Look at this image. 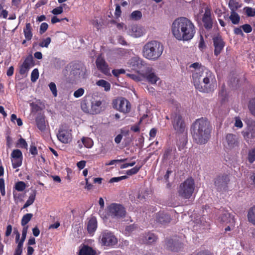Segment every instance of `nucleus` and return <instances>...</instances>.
Listing matches in <instances>:
<instances>
[{
    "instance_id": "nucleus-55",
    "label": "nucleus",
    "mask_w": 255,
    "mask_h": 255,
    "mask_svg": "<svg viewBox=\"0 0 255 255\" xmlns=\"http://www.w3.org/2000/svg\"><path fill=\"white\" fill-rule=\"evenodd\" d=\"M230 214L227 212H226L223 214L220 217L221 221L223 223H228L230 220Z\"/></svg>"
},
{
    "instance_id": "nucleus-59",
    "label": "nucleus",
    "mask_w": 255,
    "mask_h": 255,
    "mask_svg": "<svg viewBox=\"0 0 255 255\" xmlns=\"http://www.w3.org/2000/svg\"><path fill=\"white\" fill-rule=\"evenodd\" d=\"M195 255H214V254L208 250H203L198 252Z\"/></svg>"
},
{
    "instance_id": "nucleus-62",
    "label": "nucleus",
    "mask_w": 255,
    "mask_h": 255,
    "mask_svg": "<svg viewBox=\"0 0 255 255\" xmlns=\"http://www.w3.org/2000/svg\"><path fill=\"white\" fill-rule=\"evenodd\" d=\"M29 151L31 154H32L33 155H36V154H37V148L34 145L32 144L30 145Z\"/></svg>"
},
{
    "instance_id": "nucleus-5",
    "label": "nucleus",
    "mask_w": 255,
    "mask_h": 255,
    "mask_svg": "<svg viewBox=\"0 0 255 255\" xmlns=\"http://www.w3.org/2000/svg\"><path fill=\"white\" fill-rule=\"evenodd\" d=\"M195 189L194 180L192 178L186 179L182 183L178 190L179 196L185 199H189Z\"/></svg>"
},
{
    "instance_id": "nucleus-2",
    "label": "nucleus",
    "mask_w": 255,
    "mask_h": 255,
    "mask_svg": "<svg viewBox=\"0 0 255 255\" xmlns=\"http://www.w3.org/2000/svg\"><path fill=\"white\" fill-rule=\"evenodd\" d=\"M171 31L175 38L179 41L190 40L196 33L194 23L186 17L175 19L172 24Z\"/></svg>"
},
{
    "instance_id": "nucleus-38",
    "label": "nucleus",
    "mask_w": 255,
    "mask_h": 255,
    "mask_svg": "<svg viewBox=\"0 0 255 255\" xmlns=\"http://www.w3.org/2000/svg\"><path fill=\"white\" fill-rule=\"evenodd\" d=\"M229 6L231 9V11H236L239 7V3L235 0H230L229 2Z\"/></svg>"
},
{
    "instance_id": "nucleus-46",
    "label": "nucleus",
    "mask_w": 255,
    "mask_h": 255,
    "mask_svg": "<svg viewBox=\"0 0 255 255\" xmlns=\"http://www.w3.org/2000/svg\"><path fill=\"white\" fill-rule=\"evenodd\" d=\"M244 10L246 14L249 17H253L255 15V9L251 7L246 6L244 7Z\"/></svg>"
},
{
    "instance_id": "nucleus-42",
    "label": "nucleus",
    "mask_w": 255,
    "mask_h": 255,
    "mask_svg": "<svg viewBox=\"0 0 255 255\" xmlns=\"http://www.w3.org/2000/svg\"><path fill=\"white\" fill-rule=\"evenodd\" d=\"M11 158H23L22 152L18 149H14L11 153Z\"/></svg>"
},
{
    "instance_id": "nucleus-43",
    "label": "nucleus",
    "mask_w": 255,
    "mask_h": 255,
    "mask_svg": "<svg viewBox=\"0 0 255 255\" xmlns=\"http://www.w3.org/2000/svg\"><path fill=\"white\" fill-rule=\"evenodd\" d=\"M248 159L250 163L255 161V147L249 151Z\"/></svg>"
},
{
    "instance_id": "nucleus-10",
    "label": "nucleus",
    "mask_w": 255,
    "mask_h": 255,
    "mask_svg": "<svg viewBox=\"0 0 255 255\" xmlns=\"http://www.w3.org/2000/svg\"><path fill=\"white\" fill-rule=\"evenodd\" d=\"M114 107L117 110L125 114L129 113L131 110L130 102L123 97H120L116 101Z\"/></svg>"
},
{
    "instance_id": "nucleus-30",
    "label": "nucleus",
    "mask_w": 255,
    "mask_h": 255,
    "mask_svg": "<svg viewBox=\"0 0 255 255\" xmlns=\"http://www.w3.org/2000/svg\"><path fill=\"white\" fill-rule=\"evenodd\" d=\"M36 195V192L35 190H34L33 192L29 195L28 200L26 201L21 209L26 208L32 205L35 201Z\"/></svg>"
},
{
    "instance_id": "nucleus-4",
    "label": "nucleus",
    "mask_w": 255,
    "mask_h": 255,
    "mask_svg": "<svg viewBox=\"0 0 255 255\" xmlns=\"http://www.w3.org/2000/svg\"><path fill=\"white\" fill-rule=\"evenodd\" d=\"M163 49V45L161 42L151 40L143 46L142 52L143 56L146 59L156 61L161 56Z\"/></svg>"
},
{
    "instance_id": "nucleus-34",
    "label": "nucleus",
    "mask_w": 255,
    "mask_h": 255,
    "mask_svg": "<svg viewBox=\"0 0 255 255\" xmlns=\"http://www.w3.org/2000/svg\"><path fill=\"white\" fill-rule=\"evenodd\" d=\"M146 78L151 84H155L159 79L155 74L153 72L146 74Z\"/></svg>"
},
{
    "instance_id": "nucleus-60",
    "label": "nucleus",
    "mask_w": 255,
    "mask_h": 255,
    "mask_svg": "<svg viewBox=\"0 0 255 255\" xmlns=\"http://www.w3.org/2000/svg\"><path fill=\"white\" fill-rule=\"evenodd\" d=\"M234 33L235 34L237 35H241L242 36H244V34L243 32L241 26L240 27H235L234 28Z\"/></svg>"
},
{
    "instance_id": "nucleus-25",
    "label": "nucleus",
    "mask_w": 255,
    "mask_h": 255,
    "mask_svg": "<svg viewBox=\"0 0 255 255\" xmlns=\"http://www.w3.org/2000/svg\"><path fill=\"white\" fill-rule=\"evenodd\" d=\"M102 102L96 100L92 103L91 110L93 114H97L102 111Z\"/></svg>"
},
{
    "instance_id": "nucleus-56",
    "label": "nucleus",
    "mask_w": 255,
    "mask_h": 255,
    "mask_svg": "<svg viewBox=\"0 0 255 255\" xmlns=\"http://www.w3.org/2000/svg\"><path fill=\"white\" fill-rule=\"evenodd\" d=\"M84 91L83 88H80L74 92L73 95L75 98H79L84 94Z\"/></svg>"
},
{
    "instance_id": "nucleus-17",
    "label": "nucleus",
    "mask_w": 255,
    "mask_h": 255,
    "mask_svg": "<svg viewBox=\"0 0 255 255\" xmlns=\"http://www.w3.org/2000/svg\"><path fill=\"white\" fill-rule=\"evenodd\" d=\"M202 21L204 26L206 29H210L213 27V18L212 16L211 10L209 7L205 9V12L203 15Z\"/></svg>"
},
{
    "instance_id": "nucleus-7",
    "label": "nucleus",
    "mask_w": 255,
    "mask_h": 255,
    "mask_svg": "<svg viewBox=\"0 0 255 255\" xmlns=\"http://www.w3.org/2000/svg\"><path fill=\"white\" fill-rule=\"evenodd\" d=\"M174 129L178 133H183L186 130V125L182 116L178 113H174L171 116Z\"/></svg>"
},
{
    "instance_id": "nucleus-20",
    "label": "nucleus",
    "mask_w": 255,
    "mask_h": 255,
    "mask_svg": "<svg viewBox=\"0 0 255 255\" xmlns=\"http://www.w3.org/2000/svg\"><path fill=\"white\" fill-rule=\"evenodd\" d=\"M170 216L164 212L160 211L156 214L155 221L159 224L165 225L170 222Z\"/></svg>"
},
{
    "instance_id": "nucleus-47",
    "label": "nucleus",
    "mask_w": 255,
    "mask_h": 255,
    "mask_svg": "<svg viewBox=\"0 0 255 255\" xmlns=\"http://www.w3.org/2000/svg\"><path fill=\"white\" fill-rule=\"evenodd\" d=\"M39 78V72L37 68L33 70L31 74V81L35 82Z\"/></svg>"
},
{
    "instance_id": "nucleus-24",
    "label": "nucleus",
    "mask_w": 255,
    "mask_h": 255,
    "mask_svg": "<svg viewBox=\"0 0 255 255\" xmlns=\"http://www.w3.org/2000/svg\"><path fill=\"white\" fill-rule=\"evenodd\" d=\"M97 228V221L95 217H91L87 223V229L88 233L90 234L95 232Z\"/></svg>"
},
{
    "instance_id": "nucleus-9",
    "label": "nucleus",
    "mask_w": 255,
    "mask_h": 255,
    "mask_svg": "<svg viewBox=\"0 0 255 255\" xmlns=\"http://www.w3.org/2000/svg\"><path fill=\"white\" fill-rule=\"evenodd\" d=\"M178 157V153L176 149L173 146H168L164 148L162 157V161L163 162L172 165L173 160Z\"/></svg>"
},
{
    "instance_id": "nucleus-32",
    "label": "nucleus",
    "mask_w": 255,
    "mask_h": 255,
    "mask_svg": "<svg viewBox=\"0 0 255 255\" xmlns=\"http://www.w3.org/2000/svg\"><path fill=\"white\" fill-rule=\"evenodd\" d=\"M219 97L221 99V103L223 104L227 99V93L225 85H223L219 92Z\"/></svg>"
},
{
    "instance_id": "nucleus-6",
    "label": "nucleus",
    "mask_w": 255,
    "mask_h": 255,
    "mask_svg": "<svg viewBox=\"0 0 255 255\" xmlns=\"http://www.w3.org/2000/svg\"><path fill=\"white\" fill-rule=\"evenodd\" d=\"M66 70L69 69L70 74L73 75L75 78L82 76L85 77L86 72V68L84 64L81 62H74L68 64L66 67Z\"/></svg>"
},
{
    "instance_id": "nucleus-22",
    "label": "nucleus",
    "mask_w": 255,
    "mask_h": 255,
    "mask_svg": "<svg viewBox=\"0 0 255 255\" xmlns=\"http://www.w3.org/2000/svg\"><path fill=\"white\" fill-rule=\"evenodd\" d=\"M35 122L37 128L40 131H43L46 129L45 117L43 115H38L36 118Z\"/></svg>"
},
{
    "instance_id": "nucleus-21",
    "label": "nucleus",
    "mask_w": 255,
    "mask_h": 255,
    "mask_svg": "<svg viewBox=\"0 0 255 255\" xmlns=\"http://www.w3.org/2000/svg\"><path fill=\"white\" fill-rule=\"evenodd\" d=\"M172 243V240L166 241V246L168 250L172 252H178L183 249V244L178 240H174V247L170 246V244Z\"/></svg>"
},
{
    "instance_id": "nucleus-48",
    "label": "nucleus",
    "mask_w": 255,
    "mask_h": 255,
    "mask_svg": "<svg viewBox=\"0 0 255 255\" xmlns=\"http://www.w3.org/2000/svg\"><path fill=\"white\" fill-rule=\"evenodd\" d=\"M66 4H63L61 5L54 8L51 12L54 15H58L62 13L63 11V6H65Z\"/></svg>"
},
{
    "instance_id": "nucleus-18",
    "label": "nucleus",
    "mask_w": 255,
    "mask_h": 255,
    "mask_svg": "<svg viewBox=\"0 0 255 255\" xmlns=\"http://www.w3.org/2000/svg\"><path fill=\"white\" fill-rule=\"evenodd\" d=\"M213 45L214 46V54L219 55L223 50L225 43L220 35H217L213 38Z\"/></svg>"
},
{
    "instance_id": "nucleus-8",
    "label": "nucleus",
    "mask_w": 255,
    "mask_h": 255,
    "mask_svg": "<svg viewBox=\"0 0 255 255\" xmlns=\"http://www.w3.org/2000/svg\"><path fill=\"white\" fill-rule=\"evenodd\" d=\"M109 215L117 219L125 217L126 211L123 206L117 203H112L108 207Z\"/></svg>"
},
{
    "instance_id": "nucleus-52",
    "label": "nucleus",
    "mask_w": 255,
    "mask_h": 255,
    "mask_svg": "<svg viewBox=\"0 0 255 255\" xmlns=\"http://www.w3.org/2000/svg\"><path fill=\"white\" fill-rule=\"evenodd\" d=\"M28 228V226H26L23 228L22 231V236H21V239L19 241V243H21L23 244V243L26 239Z\"/></svg>"
},
{
    "instance_id": "nucleus-49",
    "label": "nucleus",
    "mask_w": 255,
    "mask_h": 255,
    "mask_svg": "<svg viewBox=\"0 0 255 255\" xmlns=\"http://www.w3.org/2000/svg\"><path fill=\"white\" fill-rule=\"evenodd\" d=\"M23 243H18V245L15 250L13 255H21L22 253Z\"/></svg>"
},
{
    "instance_id": "nucleus-19",
    "label": "nucleus",
    "mask_w": 255,
    "mask_h": 255,
    "mask_svg": "<svg viewBox=\"0 0 255 255\" xmlns=\"http://www.w3.org/2000/svg\"><path fill=\"white\" fill-rule=\"evenodd\" d=\"M226 147L230 150L238 148L239 141L235 134L228 133L226 136Z\"/></svg>"
},
{
    "instance_id": "nucleus-27",
    "label": "nucleus",
    "mask_w": 255,
    "mask_h": 255,
    "mask_svg": "<svg viewBox=\"0 0 255 255\" xmlns=\"http://www.w3.org/2000/svg\"><path fill=\"white\" fill-rule=\"evenodd\" d=\"M31 26L30 23H26L25 27L23 29V32L25 39L27 40H30L32 37V33L31 32Z\"/></svg>"
},
{
    "instance_id": "nucleus-61",
    "label": "nucleus",
    "mask_w": 255,
    "mask_h": 255,
    "mask_svg": "<svg viewBox=\"0 0 255 255\" xmlns=\"http://www.w3.org/2000/svg\"><path fill=\"white\" fill-rule=\"evenodd\" d=\"M48 25L46 22H43L41 24L40 26V33L42 34L44 33L48 29Z\"/></svg>"
},
{
    "instance_id": "nucleus-64",
    "label": "nucleus",
    "mask_w": 255,
    "mask_h": 255,
    "mask_svg": "<svg viewBox=\"0 0 255 255\" xmlns=\"http://www.w3.org/2000/svg\"><path fill=\"white\" fill-rule=\"evenodd\" d=\"M29 69V68H28V67H26L22 65L19 69V73L21 75H24L28 72Z\"/></svg>"
},
{
    "instance_id": "nucleus-37",
    "label": "nucleus",
    "mask_w": 255,
    "mask_h": 255,
    "mask_svg": "<svg viewBox=\"0 0 255 255\" xmlns=\"http://www.w3.org/2000/svg\"><path fill=\"white\" fill-rule=\"evenodd\" d=\"M25 188L26 184L23 181L17 182L14 187V189L19 192H22L24 191Z\"/></svg>"
},
{
    "instance_id": "nucleus-16",
    "label": "nucleus",
    "mask_w": 255,
    "mask_h": 255,
    "mask_svg": "<svg viewBox=\"0 0 255 255\" xmlns=\"http://www.w3.org/2000/svg\"><path fill=\"white\" fill-rule=\"evenodd\" d=\"M158 239V236L151 232L145 233L139 237L140 241L147 245L154 244L157 242Z\"/></svg>"
},
{
    "instance_id": "nucleus-44",
    "label": "nucleus",
    "mask_w": 255,
    "mask_h": 255,
    "mask_svg": "<svg viewBox=\"0 0 255 255\" xmlns=\"http://www.w3.org/2000/svg\"><path fill=\"white\" fill-rule=\"evenodd\" d=\"M142 17V13L140 11L135 10L133 11L130 14V17L131 19L135 20L140 19Z\"/></svg>"
},
{
    "instance_id": "nucleus-11",
    "label": "nucleus",
    "mask_w": 255,
    "mask_h": 255,
    "mask_svg": "<svg viewBox=\"0 0 255 255\" xmlns=\"http://www.w3.org/2000/svg\"><path fill=\"white\" fill-rule=\"evenodd\" d=\"M100 238L102 244L106 246H113L118 243V240L114 234L107 230L102 233Z\"/></svg>"
},
{
    "instance_id": "nucleus-13",
    "label": "nucleus",
    "mask_w": 255,
    "mask_h": 255,
    "mask_svg": "<svg viewBox=\"0 0 255 255\" xmlns=\"http://www.w3.org/2000/svg\"><path fill=\"white\" fill-rule=\"evenodd\" d=\"M58 139L63 143H70L72 140V130L63 128L59 129L57 134Z\"/></svg>"
},
{
    "instance_id": "nucleus-12",
    "label": "nucleus",
    "mask_w": 255,
    "mask_h": 255,
    "mask_svg": "<svg viewBox=\"0 0 255 255\" xmlns=\"http://www.w3.org/2000/svg\"><path fill=\"white\" fill-rule=\"evenodd\" d=\"M230 179L228 174L224 173L218 175L214 179V184L218 191L226 190Z\"/></svg>"
},
{
    "instance_id": "nucleus-35",
    "label": "nucleus",
    "mask_w": 255,
    "mask_h": 255,
    "mask_svg": "<svg viewBox=\"0 0 255 255\" xmlns=\"http://www.w3.org/2000/svg\"><path fill=\"white\" fill-rule=\"evenodd\" d=\"M81 140L84 146L87 148H91L93 145V141L92 139L89 137H83Z\"/></svg>"
},
{
    "instance_id": "nucleus-1",
    "label": "nucleus",
    "mask_w": 255,
    "mask_h": 255,
    "mask_svg": "<svg viewBox=\"0 0 255 255\" xmlns=\"http://www.w3.org/2000/svg\"><path fill=\"white\" fill-rule=\"evenodd\" d=\"M193 68L192 79L195 88L203 93H210L214 91L217 87V83L213 73L198 62L190 65Z\"/></svg>"
},
{
    "instance_id": "nucleus-51",
    "label": "nucleus",
    "mask_w": 255,
    "mask_h": 255,
    "mask_svg": "<svg viewBox=\"0 0 255 255\" xmlns=\"http://www.w3.org/2000/svg\"><path fill=\"white\" fill-rule=\"evenodd\" d=\"M49 87L54 97L57 96V88L54 82H51L49 84Z\"/></svg>"
},
{
    "instance_id": "nucleus-3",
    "label": "nucleus",
    "mask_w": 255,
    "mask_h": 255,
    "mask_svg": "<svg viewBox=\"0 0 255 255\" xmlns=\"http://www.w3.org/2000/svg\"><path fill=\"white\" fill-rule=\"evenodd\" d=\"M192 134L194 141L198 144H205L210 137L212 129L209 122L206 118L197 119L192 127Z\"/></svg>"
},
{
    "instance_id": "nucleus-53",
    "label": "nucleus",
    "mask_w": 255,
    "mask_h": 255,
    "mask_svg": "<svg viewBox=\"0 0 255 255\" xmlns=\"http://www.w3.org/2000/svg\"><path fill=\"white\" fill-rule=\"evenodd\" d=\"M51 42V38L50 37H47L39 43V45L41 47H48L50 43Z\"/></svg>"
},
{
    "instance_id": "nucleus-15",
    "label": "nucleus",
    "mask_w": 255,
    "mask_h": 255,
    "mask_svg": "<svg viewBox=\"0 0 255 255\" xmlns=\"http://www.w3.org/2000/svg\"><path fill=\"white\" fill-rule=\"evenodd\" d=\"M128 64L131 69L136 71H140L142 67L146 66L145 62L139 57H132L128 62Z\"/></svg>"
},
{
    "instance_id": "nucleus-45",
    "label": "nucleus",
    "mask_w": 255,
    "mask_h": 255,
    "mask_svg": "<svg viewBox=\"0 0 255 255\" xmlns=\"http://www.w3.org/2000/svg\"><path fill=\"white\" fill-rule=\"evenodd\" d=\"M12 166L13 168L20 167L22 162V158H11Z\"/></svg>"
},
{
    "instance_id": "nucleus-57",
    "label": "nucleus",
    "mask_w": 255,
    "mask_h": 255,
    "mask_svg": "<svg viewBox=\"0 0 255 255\" xmlns=\"http://www.w3.org/2000/svg\"><path fill=\"white\" fill-rule=\"evenodd\" d=\"M126 73V71L124 69H114L112 70V73L114 75V76L118 77L121 74H125Z\"/></svg>"
},
{
    "instance_id": "nucleus-14",
    "label": "nucleus",
    "mask_w": 255,
    "mask_h": 255,
    "mask_svg": "<svg viewBox=\"0 0 255 255\" xmlns=\"http://www.w3.org/2000/svg\"><path fill=\"white\" fill-rule=\"evenodd\" d=\"M95 63L97 69L101 73L106 75L110 74V68L109 65L101 55L98 56L96 60Z\"/></svg>"
},
{
    "instance_id": "nucleus-39",
    "label": "nucleus",
    "mask_w": 255,
    "mask_h": 255,
    "mask_svg": "<svg viewBox=\"0 0 255 255\" xmlns=\"http://www.w3.org/2000/svg\"><path fill=\"white\" fill-rule=\"evenodd\" d=\"M16 146L21 148L27 149V143L25 140L21 137L17 140Z\"/></svg>"
},
{
    "instance_id": "nucleus-54",
    "label": "nucleus",
    "mask_w": 255,
    "mask_h": 255,
    "mask_svg": "<svg viewBox=\"0 0 255 255\" xmlns=\"http://www.w3.org/2000/svg\"><path fill=\"white\" fill-rule=\"evenodd\" d=\"M128 177L126 175L120 177H113L110 179L109 183L118 182L122 180L126 179Z\"/></svg>"
},
{
    "instance_id": "nucleus-41",
    "label": "nucleus",
    "mask_w": 255,
    "mask_h": 255,
    "mask_svg": "<svg viewBox=\"0 0 255 255\" xmlns=\"http://www.w3.org/2000/svg\"><path fill=\"white\" fill-rule=\"evenodd\" d=\"M22 65L30 68L31 65H33V59L32 56H27L24 62H23Z\"/></svg>"
},
{
    "instance_id": "nucleus-31",
    "label": "nucleus",
    "mask_w": 255,
    "mask_h": 255,
    "mask_svg": "<svg viewBox=\"0 0 255 255\" xmlns=\"http://www.w3.org/2000/svg\"><path fill=\"white\" fill-rule=\"evenodd\" d=\"M96 85L98 86L104 88L106 91H110L111 89V84L110 83L105 80H99L96 82Z\"/></svg>"
},
{
    "instance_id": "nucleus-36",
    "label": "nucleus",
    "mask_w": 255,
    "mask_h": 255,
    "mask_svg": "<svg viewBox=\"0 0 255 255\" xmlns=\"http://www.w3.org/2000/svg\"><path fill=\"white\" fill-rule=\"evenodd\" d=\"M143 165V164L142 163L141 164H140L139 165H136L133 168L127 170L126 172V174L129 176H131V175L136 174L139 171V170L140 169V168L142 167Z\"/></svg>"
},
{
    "instance_id": "nucleus-58",
    "label": "nucleus",
    "mask_w": 255,
    "mask_h": 255,
    "mask_svg": "<svg viewBox=\"0 0 255 255\" xmlns=\"http://www.w3.org/2000/svg\"><path fill=\"white\" fill-rule=\"evenodd\" d=\"M128 77L132 79L135 81H140L141 80V77L137 74H127Z\"/></svg>"
},
{
    "instance_id": "nucleus-29",
    "label": "nucleus",
    "mask_w": 255,
    "mask_h": 255,
    "mask_svg": "<svg viewBox=\"0 0 255 255\" xmlns=\"http://www.w3.org/2000/svg\"><path fill=\"white\" fill-rule=\"evenodd\" d=\"M229 19L234 24H238L240 21V16L239 14L235 11H231Z\"/></svg>"
},
{
    "instance_id": "nucleus-26",
    "label": "nucleus",
    "mask_w": 255,
    "mask_h": 255,
    "mask_svg": "<svg viewBox=\"0 0 255 255\" xmlns=\"http://www.w3.org/2000/svg\"><path fill=\"white\" fill-rule=\"evenodd\" d=\"M143 32L142 29L137 25L131 26L130 35L134 37H139L143 35Z\"/></svg>"
},
{
    "instance_id": "nucleus-63",
    "label": "nucleus",
    "mask_w": 255,
    "mask_h": 255,
    "mask_svg": "<svg viewBox=\"0 0 255 255\" xmlns=\"http://www.w3.org/2000/svg\"><path fill=\"white\" fill-rule=\"evenodd\" d=\"M12 230V226L11 225H8L6 227L5 236L7 237H9L11 234Z\"/></svg>"
},
{
    "instance_id": "nucleus-40",
    "label": "nucleus",
    "mask_w": 255,
    "mask_h": 255,
    "mask_svg": "<svg viewBox=\"0 0 255 255\" xmlns=\"http://www.w3.org/2000/svg\"><path fill=\"white\" fill-rule=\"evenodd\" d=\"M248 108L251 113L255 116V98L250 100L248 104Z\"/></svg>"
},
{
    "instance_id": "nucleus-50",
    "label": "nucleus",
    "mask_w": 255,
    "mask_h": 255,
    "mask_svg": "<svg viewBox=\"0 0 255 255\" xmlns=\"http://www.w3.org/2000/svg\"><path fill=\"white\" fill-rule=\"evenodd\" d=\"M241 27L242 29V30L246 33H249L251 32L253 30L252 27L251 25L249 24H245L242 25H241Z\"/></svg>"
},
{
    "instance_id": "nucleus-33",
    "label": "nucleus",
    "mask_w": 255,
    "mask_h": 255,
    "mask_svg": "<svg viewBox=\"0 0 255 255\" xmlns=\"http://www.w3.org/2000/svg\"><path fill=\"white\" fill-rule=\"evenodd\" d=\"M33 217L31 213H27L25 214L22 218L21 221V225L23 227L26 226V224L31 220Z\"/></svg>"
},
{
    "instance_id": "nucleus-23",
    "label": "nucleus",
    "mask_w": 255,
    "mask_h": 255,
    "mask_svg": "<svg viewBox=\"0 0 255 255\" xmlns=\"http://www.w3.org/2000/svg\"><path fill=\"white\" fill-rule=\"evenodd\" d=\"M96 252L92 247L84 245L81 247L78 255H96Z\"/></svg>"
},
{
    "instance_id": "nucleus-28",
    "label": "nucleus",
    "mask_w": 255,
    "mask_h": 255,
    "mask_svg": "<svg viewBox=\"0 0 255 255\" xmlns=\"http://www.w3.org/2000/svg\"><path fill=\"white\" fill-rule=\"evenodd\" d=\"M247 217L249 222L255 225V205L249 210Z\"/></svg>"
}]
</instances>
